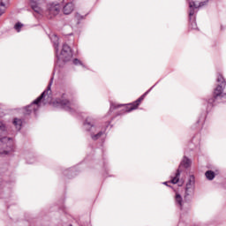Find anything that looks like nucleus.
Returning a JSON list of instances; mask_svg holds the SVG:
<instances>
[{
    "label": "nucleus",
    "instance_id": "f257e3e1",
    "mask_svg": "<svg viewBox=\"0 0 226 226\" xmlns=\"http://www.w3.org/2000/svg\"><path fill=\"white\" fill-rule=\"evenodd\" d=\"M52 86V81L49 82L47 90H45L36 100H34L32 104H30L29 106H26L25 108V114L26 116H29V114H31V112H36V110H38V107H40V103H41V102H43V103L45 102V98H47V100H49V98H50V96L49 95V93H50V87Z\"/></svg>",
    "mask_w": 226,
    "mask_h": 226
},
{
    "label": "nucleus",
    "instance_id": "f03ea898",
    "mask_svg": "<svg viewBox=\"0 0 226 226\" xmlns=\"http://www.w3.org/2000/svg\"><path fill=\"white\" fill-rule=\"evenodd\" d=\"M13 152V139L8 137L0 139V154H10Z\"/></svg>",
    "mask_w": 226,
    "mask_h": 226
},
{
    "label": "nucleus",
    "instance_id": "7ed1b4c3",
    "mask_svg": "<svg viewBox=\"0 0 226 226\" xmlns=\"http://www.w3.org/2000/svg\"><path fill=\"white\" fill-rule=\"evenodd\" d=\"M84 126L86 130H87L88 132H92L91 138L93 139V140H98V139H100V137L103 135V132H99L97 134H94V130H96V126H94V120L91 117H87L84 123Z\"/></svg>",
    "mask_w": 226,
    "mask_h": 226
},
{
    "label": "nucleus",
    "instance_id": "20e7f679",
    "mask_svg": "<svg viewBox=\"0 0 226 226\" xmlns=\"http://www.w3.org/2000/svg\"><path fill=\"white\" fill-rule=\"evenodd\" d=\"M73 57V53L72 52V48L68 44H64L60 55V59L64 62L70 61Z\"/></svg>",
    "mask_w": 226,
    "mask_h": 226
},
{
    "label": "nucleus",
    "instance_id": "39448f33",
    "mask_svg": "<svg viewBox=\"0 0 226 226\" xmlns=\"http://www.w3.org/2000/svg\"><path fill=\"white\" fill-rule=\"evenodd\" d=\"M53 107H58L60 109H64V110H71L72 102L67 99H56L53 102Z\"/></svg>",
    "mask_w": 226,
    "mask_h": 226
},
{
    "label": "nucleus",
    "instance_id": "423d86ee",
    "mask_svg": "<svg viewBox=\"0 0 226 226\" xmlns=\"http://www.w3.org/2000/svg\"><path fill=\"white\" fill-rule=\"evenodd\" d=\"M195 190V177L191 175L185 185V197L192 195Z\"/></svg>",
    "mask_w": 226,
    "mask_h": 226
},
{
    "label": "nucleus",
    "instance_id": "0eeeda50",
    "mask_svg": "<svg viewBox=\"0 0 226 226\" xmlns=\"http://www.w3.org/2000/svg\"><path fill=\"white\" fill-rule=\"evenodd\" d=\"M146 94H147V93H145L138 100H136L132 103L129 104L125 108V112H132V110H135V109H139V105H140V103H142V102L144 101V98H146Z\"/></svg>",
    "mask_w": 226,
    "mask_h": 226
},
{
    "label": "nucleus",
    "instance_id": "6e6552de",
    "mask_svg": "<svg viewBox=\"0 0 226 226\" xmlns=\"http://www.w3.org/2000/svg\"><path fill=\"white\" fill-rule=\"evenodd\" d=\"M48 11L49 15H53V17H56V15H59V11H61V4H48Z\"/></svg>",
    "mask_w": 226,
    "mask_h": 226
},
{
    "label": "nucleus",
    "instance_id": "1a4fd4ad",
    "mask_svg": "<svg viewBox=\"0 0 226 226\" xmlns=\"http://www.w3.org/2000/svg\"><path fill=\"white\" fill-rule=\"evenodd\" d=\"M189 20H192V18L195 15V10L198 9L197 4L194 1H189Z\"/></svg>",
    "mask_w": 226,
    "mask_h": 226
},
{
    "label": "nucleus",
    "instance_id": "9d476101",
    "mask_svg": "<svg viewBox=\"0 0 226 226\" xmlns=\"http://www.w3.org/2000/svg\"><path fill=\"white\" fill-rule=\"evenodd\" d=\"M73 10H75V5L73 3H68L64 6L63 11L64 15H70Z\"/></svg>",
    "mask_w": 226,
    "mask_h": 226
},
{
    "label": "nucleus",
    "instance_id": "9b49d317",
    "mask_svg": "<svg viewBox=\"0 0 226 226\" xmlns=\"http://www.w3.org/2000/svg\"><path fill=\"white\" fill-rule=\"evenodd\" d=\"M223 93V85H218L214 91V98L220 96Z\"/></svg>",
    "mask_w": 226,
    "mask_h": 226
},
{
    "label": "nucleus",
    "instance_id": "f8f14e48",
    "mask_svg": "<svg viewBox=\"0 0 226 226\" xmlns=\"http://www.w3.org/2000/svg\"><path fill=\"white\" fill-rule=\"evenodd\" d=\"M192 163V161L188 159V157L185 156L183 161L180 163L179 169H181V166L185 167V169H188Z\"/></svg>",
    "mask_w": 226,
    "mask_h": 226
},
{
    "label": "nucleus",
    "instance_id": "ddd939ff",
    "mask_svg": "<svg viewBox=\"0 0 226 226\" xmlns=\"http://www.w3.org/2000/svg\"><path fill=\"white\" fill-rule=\"evenodd\" d=\"M12 123H13L16 130H18V131L21 130V128H22V119H20V118H14Z\"/></svg>",
    "mask_w": 226,
    "mask_h": 226
},
{
    "label": "nucleus",
    "instance_id": "4468645a",
    "mask_svg": "<svg viewBox=\"0 0 226 226\" xmlns=\"http://www.w3.org/2000/svg\"><path fill=\"white\" fill-rule=\"evenodd\" d=\"M175 202L179 206L180 209H183V197H181V194L176 193Z\"/></svg>",
    "mask_w": 226,
    "mask_h": 226
},
{
    "label": "nucleus",
    "instance_id": "2eb2a0df",
    "mask_svg": "<svg viewBox=\"0 0 226 226\" xmlns=\"http://www.w3.org/2000/svg\"><path fill=\"white\" fill-rule=\"evenodd\" d=\"M32 10L35 11V13H41V8L38 5L36 2L31 3Z\"/></svg>",
    "mask_w": 226,
    "mask_h": 226
},
{
    "label": "nucleus",
    "instance_id": "dca6fc26",
    "mask_svg": "<svg viewBox=\"0 0 226 226\" xmlns=\"http://www.w3.org/2000/svg\"><path fill=\"white\" fill-rule=\"evenodd\" d=\"M181 176V171L179 169L177 170L176 176L171 179L173 185H177L179 183V177Z\"/></svg>",
    "mask_w": 226,
    "mask_h": 226
},
{
    "label": "nucleus",
    "instance_id": "f3484780",
    "mask_svg": "<svg viewBox=\"0 0 226 226\" xmlns=\"http://www.w3.org/2000/svg\"><path fill=\"white\" fill-rule=\"evenodd\" d=\"M205 176H206L207 179H208V181H213L215 179V173L213 170H207L205 173Z\"/></svg>",
    "mask_w": 226,
    "mask_h": 226
},
{
    "label": "nucleus",
    "instance_id": "a211bd4d",
    "mask_svg": "<svg viewBox=\"0 0 226 226\" xmlns=\"http://www.w3.org/2000/svg\"><path fill=\"white\" fill-rule=\"evenodd\" d=\"M23 27H24V24L20 22H18L14 25V29L15 31H17V33H20Z\"/></svg>",
    "mask_w": 226,
    "mask_h": 226
},
{
    "label": "nucleus",
    "instance_id": "6ab92c4d",
    "mask_svg": "<svg viewBox=\"0 0 226 226\" xmlns=\"http://www.w3.org/2000/svg\"><path fill=\"white\" fill-rule=\"evenodd\" d=\"M10 4V0H0V6L6 10V6Z\"/></svg>",
    "mask_w": 226,
    "mask_h": 226
},
{
    "label": "nucleus",
    "instance_id": "aec40b11",
    "mask_svg": "<svg viewBox=\"0 0 226 226\" xmlns=\"http://www.w3.org/2000/svg\"><path fill=\"white\" fill-rule=\"evenodd\" d=\"M217 82H221V86H223L225 84V79H223V76L222 74H219L217 77Z\"/></svg>",
    "mask_w": 226,
    "mask_h": 226
},
{
    "label": "nucleus",
    "instance_id": "412c9836",
    "mask_svg": "<svg viewBox=\"0 0 226 226\" xmlns=\"http://www.w3.org/2000/svg\"><path fill=\"white\" fill-rule=\"evenodd\" d=\"M190 27L192 28V29H197V22H195V20H190Z\"/></svg>",
    "mask_w": 226,
    "mask_h": 226
},
{
    "label": "nucleus",
    "instance_id": "4be33fe9",
    "mask_svg": "<svg viewBox=\"0 0 226 226\" xmlns=\"http://www.w3.org/2000/svg\"><path fill=\"white\" fill-rule=\"evenodd\" d=\"M75 19H77V20H82V19H84V16L80 15L79 12H76Z\"/></svg>",
    "mask_w": 226,
    "mask_h": 226
},
{
    "label": "nucleus",
    "instance_id": "5701e85b",
    "mask_svg": "<svg viewBox=\"0 0 226 226\" xmlns=\"http://www.w3.org/2000/svg\"><path fill=\"white\" fill-rule=\"evenodd\" d=\"M206 4H207V1H204V2H200L197 7L198 8H202V6H206Z\"/></svg>",
    "mask_w": 226,
    "mask_h": 226
},
{
    "label": "nucleus",
    "instance_id": "b1692460",
    "mask_svg": "<svg viewBox=\"0 0 226 226\" xmlns=\"http://www.w3.org/2000/svg\"><path fill=\"white\" fill-rule=\"evenodd\" d=\"M73 64H82V62H80V60L75 58V59L73 60Z\"/></svg>",
    "mask_w": 226,
    "mask_h": 226
},
{
    "label": "nucleus",
    "instance_id": "393cba45",
    "mask_svg": "<svg viewBox=\"0 0 226 226\" xmlns=\"http://www.w3.org/2000/svg\"><path fill=\"white\" fill-rule=\"evenodd\" d=\"M6 11L5 9H3V7L0 8V17Z\"/></svg>",
    "mask_w": 226,
    "mask_h": 226
},
{
    "label": "nucleus",
    "instance_id": "a878e982",
    "mask_svg": "<svg viewBox=\"0 0 226 226\" xmlns=\"http://www.w3.org/2000/svg\"><path fill=\"white\" fill-rule=\"evenodd\" d=\"M2 128H4V124H3L2 121H0V130H1Z\"/></svg>",
    "mask_w": 226,
    "mask_h": 226
},
{
    "label": "nucleus",
    "instance_id": "bb28decb",
    "mask_svg": "<svg viewBox=\"0 0 226 226\" xmlns=\"http://www.w3.org/2000/svg\"><path fill=\"white\" fill-rule=\"evenodd\" d=\"M112 109H117V107L116 105L112 104L110 107V110H112Z\"/></svg>",
    "mask_w": 226,
    "mask_h": 226
},
{
    "label": "nucleus",
    "instance_id": "cd10ccee",
    "mask_svg": "<svg viewBox=\"0 0 226 226\" xmlns=\"http://www.w3.org/2000/svg\"><path fill=\"white\" fill-rule=\"evenodd\" d=\"M213 102H215V99L209 100L208 103H213Z\"/></svg>",
    "mask_w": 226,
    "mask_h": 226
},
{
    "label": "nucleus",
    "instance_id": "c85d7f7f",
    "mask_svg": "<svg viewBox=\"0 0 226 226\" xmlns=\"http://www.w3.org/2000/svg\"><path fill=\"white\" fill-rule=\"evenodd\" d=\"M55 38H56V40H57V36L56 35H55Z\"/></svg>",
    "mask_w": 226,
    "mask_h": 226
},
{
    "label": "nucleus",
    "instance_id": "c756f323",
    "mask_svg": "<svg viewBox=\"0 0 226 226\" xmlns=\"http://www.w3.org/2000/svg\"><path fill=\"white\" fill-rule=\"evenodd\" d=\"M164 185H167V182H164Z\"/></svg>",
    "mask_w": 226,
    "mask_h": 226
}]
</instances>
